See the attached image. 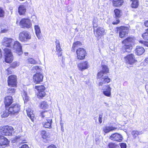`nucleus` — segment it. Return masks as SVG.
Returning <instances> with one entry per match:
<instances>
[{"label": "nucleus", "mask_w": 148, "mask_h": 148, "mask_svg": "<svg viewBox=\"0 0 148 148\" xmlns=\"http://www.w3.org/2000/svg\"><path fill=\"white\" fill-rule=\"evenodd\" d=\"M27 114L32 121H34V115L33 113V111L30 109L28 108L26 110Z\"/></svg>", "instance_id": "b1692460"}, {"label": "nucleus", "mask_w": 148, "mask_h": 148, "mask_svg": "<svg viewBox=\"0 0 148 148\" xmlns=\"http://www.w3.org/2000/svg\"><path fill=\"white\" fill-rule=\"evenodd\" d=\"M132 2L131 4V7L134 8H137L138 6V0H131Z\"/></svg>", "instance_id": "2f4dec72"}, {"label": "nucleus", "mask_w": 148, "mask_h": 148, "mask_svg": "<svg viewBox=\"0 0 148 148\" xmlns=\"http://www.w3.org/2000/svg\"><path fill=\"white\" fill-rule=\"evenodd\" d=\"M14 42V40L13 39L6 37H3L1 42L2 45L5 47L3 48V54L5 57V61L8 63L12 62L13 59V56L11 50L8 48H10Z\"/></svg>", "instance_id": "f257e3e1"}, {"label": "nucleus", "mask_w": 148, "mask_h": 148, "mask_svg": "<svg viewBox=\"0 0 148 148\" xmlns=\"http://www.w3.org/2000/svg\"><path fill=\"white\" fill-rule=\"evenodd\" d=\"M121 11L118 9H116L114 10L115 16L118 17H119L121 16Z\"/></svg>", "instance_id": "4c0bfd02"}, {"label": "nucleus", "mask_w": 148, "mask_h": 148, "mask_svg": "<svg viewBox=\"0 0 148 148\" xmlns=\"http://www.w3.org/2000/svg\"><path fill=\"white\" fill-rule=\"evenodd\" d=\"M132 39L128 37L122 41V48L124 51L130 52L132 49Z\"/></svg>", "instance_id": "20e7f679"}, {"label": "nucleus", "mask_w": 148, "mask_h": 148, "mask_svg": "<svg viewBox=\"0 0 148 148\" xmlns=\"http://www.w3.org/2000/svg\"><path fill=\"white\" fill-rule=\"evenodd\" d=\"M106 88L104 89L103 91V93L106 96L110 97L111 95V88L108 85L106 86Z\"/></svg>", "instance_id": "4be33fe9"}, {"label": "nucleus", "mask_w": 148, "mask_h": 148, "mask_svg": "<svg viewBox=\"0 0 148 148\" xmlns=\"http://www.w3.org/2000/svg\"><path fill=\"white\" fill-rule=\"evenodd\" d=\"M19 39L21 41H26L31 38L29 33L26 31H23L20 33L19 36Z\"/></svg>", "instance_id": "6e6552de"}, {"label": "nucleus", "mask_w": 148, "mask_h": 148, "mask_svg": "<svg viewBox=\"0 0 148 148\" xmlns=\"http://www.w3.org/2000/svg\"><path fill=\"white\" fill-rule=\"evenodd\" d=\"M119 20L118 19H116V21L113 22L112 24L113 25H116L119 23Z\"/></svg>", "instance_id": "09e8293b"}, {"label": "nucleus", "mask_w": 148, "mask_h": 148, "mask_svg": "<svg viewBox=\"0 0 148 148\" xmlns=\"http://www.w3.org/2000/svg\"><path fill=\"white\" fill-rule=\"evenodd\" d=\"M139 42L142 44H143L145 46L148 47V42L141 40Z\"/></svg>", "instance_id": "49530a36"}, {"label": "nucleus", "mask_w": 148, "mask_h": 148, "mask_svg": "<svg viewBox=\"0 0 148 148\" xmlns=\"http://www.w3.org/2000/svg\"><path fill=\"white\" fill-rule=\"evenodd\" d=\"M102 116L101 115H99V121L100 123H101L102 122Z\"/></svg>", "instance_id": "8fccbe9b"}, {"label": "nucleus", "mask_w": 148, "mask_h": 148, "mask_svg": "<svg viewBox=\"0 0 148 148\" xmlns=\"http://www.w3.org/2000/svg\"><path fill=\"white\" fill-rule=\"evenodd\" d=\"M13 102V99L11 96H7L4 98V103L6 107L10 106Z\"/></svg>", "instance_id": "a211bd4d"}, {"label": "nucleus", "mask_w": 148, "mask_h": 148, "mask_svg": "<svg viewBox=\"0 0 148 148\" xmlns=\"http://www.w3.org/2000/svg\"><path fill=\"white\" fill-rule=\"evenodd\" d=\"M102 70L97 74V78L104 82L109 83L110 81V79L106 75H104V74H106L109 73V69L106 65L102 66Z\"/></svg>", "instance_id": "7ed1b4c3"}, {"label": "nucleus", "mask_w": 148, "mask_h": 148, "mask_svg": "<svg viewBox=\"0 0 148 148\" xmlns=\"http://www.w3.org/2000/svg\"><path fill=\"white\" fill-rule=\"evenodd\" d=\"M77 55V58L79 60H82L85 58L86 52L85 50L83 48H79L77 49L76 51Z\"/></svg>", "instance_id": "4468645a"}, {"label": "nucleus", "mask_w": 148, "mask_h": 148, "mask_svg": "<svg viewBox=\"0 0 148 148\" xmlns=\"http://www.w3.org/2000/svg\"><path fill=\"white\" fill-rule=\"evenodd\" d=\"M43 76L40 73H36L33 76V81L36 84H39L42 82Z\"/></svg>", "instance_id": "9d476101"}, {"label": "nucleus", "mask_w": 148, "mask_h": 148, "mask_svg": "<svg viewBox=\"0 0 148 148\" xmlns=\"http://www.w3.org/2000/svg\"><path fill=\"white\" fill-rule=\"evenodd\" d=\"M8 85L9 86L16 87L17 85V78L15 75H11L9 76L8 80Z\"/></svg>", "instance_id": "1a4fd4ad"}, {"label": "nucleus", "mask_w": 148, "mask_h": 148, "mask_svg": "<svg viewBox=\"0 0 148 148\" xmlns=\"http://www.w3.org/2000/svg\"><path fill=\"white\" fill-rule=\"evenodd\" d=\"M26 62L32 64H36L37 63V62L35 60L31 58H27L26 60Z\"/></svg>", "instance_id": "72a5a7b5"}, {"label": "nucleus", "mask_w": 148, "mask_h": 148, "mask_svg": "<svg viewBox=\"0 0 148 148\" xmlns=\"http://www.w3.org/2000/svg\"><path fill=\"white\" fill-rule=\"evenodd\" d=\"M34 27L37 37L39 39H42V36L41 35L40 29V27L38 25H36L34 26Z\"/></svg>", "instance_id": "412c9836"}, {"label": "nucleus", "mask_w": 148, "mask_h": 148, "mask_svg": "<svg viewBox=\"0 0 148 148\" xmlns=\"http://www.w3.org/2000/svg\"><path fill=\"white\" fill-rule=\"evenodd\" d=\"M52 122V119H46L44 120L42 124L43 127L46 128H51V124Z\"/></svg>", "instance_id": "6ab92c4d"}, {"label": "nucleus", "mask_w": 148, "mask_h": 148, "mask_svg": "<svg viewBox=\"0 0 148 148\" xmlns=\"http://www.w3.org/2000/svg\"><path fill=\"white\" fill-rule=\"evenodd\" d=\"M135 53L138 55H142L145 51V49L142 47L138 46L136 47L135 50Z\"/></svg>", "instance_id": "393cba45"}, {"label": "nucleus", "mask_w": 148, "mask_h": 148, "mask_svg": "<svg viewBox=\"0 0 148 148\" xmlns=\"http://www.w3.org/2000/svg\"><path fill=\"white\" fill-rule=\"evenodd\" d=\"M124 60L127 64H133L136 62L134 57L132 54L127 56L124 58Z\"/></svg>", "instance_id": "dca6fc26"}, {"label": "nucleus", "mask_w": 148, "mask_h": 148, "mask_svg": "<svg viewBox=\"0 0 148 148\" xmlns=\"http://www.w3.org/2000/svg\"><path fill=\"white\" fill-rule=\"evenodd\" d=\"M60 125H61H61H62V124L63 125V124L62 123H61V122H60Z\"/></svg>", "instance_id": "680f3d73"}, {"label": "nucleus", "mask_w": 148, "mask_h": 148, "mask_svg": "<svg viewBox=\"0 0 148 148\" xmlns=\"http://www.w3.org/2000/svg\"><path fill=\"white\" fill-rule=\"evenodd\" d=\"M42 69L38 66H33L31 69L32 73H34L36 72L40 73L42 71Z\"/></svg>", "instance_id": "c85d7f7f"}, {"label": "nucleus", "mask_w": 148, "mask_h": 148, "mask_svg": "<svg viewBox=\"0 0 148 148\" xmlns=\"http://www.w3.org/2000/svg\"><path fill=\"white\" fill-rule=\"evenodd\" d=\"M20 25L23 28H29L32 26V24L31 21L28 18H23L20 21Z\"/></svg>", "instance_id": "0eeeda50"}, {"label": "nucleus", "mask_w": 148, "mask_h": 148, "mask_svg": "<svg viewBox=\"0 0 148 148\" xmlns=\"http://www.w3.org/2000/svg\"><path fill=\"white\" fill-rule=\"evenodd\" d=\"M82 44L79 41H77L74 42L73 44L72 49L71 50L72 51L74 52L75 51V48L80 46Z\"/></svg>", "instance_id": "7c9ffc66"}, {"label": "nucleus", "mask_w": 148, "mask_h": 148, "mask_svg": "<svg viewBox=\"0 0 148 148\" xmlns=\"http://www.w3.org/2000/svg\"><path fill=\"white\" fill-rule=\"evenodd\" d=\"M9 111L10 114L16 115L20 110V106L17 103H14L9 108Z\"/></svg>", "instance_id": "39448f33"}, {"label": "nucleus", "mask_w": 148, "mask_h": 148, "mask_svg": "<svg viewBox=\"0 0 148 148\" xmlns=\"http://www.w3.org/2000/svg\"><path fill=\"white\" fill-rule=\"evenodd\" d=\"M10 67L9 68H8L7 70V71L8 72L7 73L8 75L11 74L12 73V71H10Z\"/></svg>", "instance_id": "864d4df0"}, {"label": "nucleus", "mask_w": 148, "mask_h": 148, "mask_svg": "<svg viewBox=\"0 0 148 148\" xmlns=\"http://www.w3.org/2000/svg\"><path fill=\"white\" fill-rule=\"evenodd\" d=\"M123 3V0H113L112 1L113 5L115 7L121 6Z\"/></svg>", "instance_id": "cd10ccee"}, {"label": "nucleus", "mask_w": 148, "mask_h": 148, "mask_svg": "<svg viewBox=\"0 0 148 148\" xmlns=\"http://www.w3.org/2000/svg\"><path fill=\"white\" fill-rule=\"evenodd\" d=\"M13 129L11 126H3L0 127V145H6L8 143V139L3 136H10L12 134Z\"/></svg>", "instance_id": "f03ea898"}, {"label": "nucleus", "mask_w": 148, "mask_h": 148, "mask_svg": "<svg viewBox=\"0 0 148 148\" xmlns=\"http://www.w3.org/2000/svg\"><path fill=\"white\" fill-rule=\"evenodd\" d=\"M41 136L42 138L44 139H47L49 138L51 136V134L45 130L41 131Z\"/></svg>", "instance_id": "a878e982"}, {"label": "nucleus", "mask_w": 148, "mask_h": 148, "mask_svg": "<svg viewBox=\"0 0 148 148\" xmlns=\"http://www.w3.org/2000/svg\"><path fill=\"white\" fill-rule=\"evenodd\" d=\"M1 33H5L8 30V27L5 25H2L1 26Z\"/></svg>", "instance_id": "f704fd0d"}, {"label": "nucleus", "mask_w": 148, "mask_h": 148, "mask_svg": "<svg viewBox=\"0 0 148 148\" xmlns=\"http://www.w3.org/2000/svg\"><path fill=\"white\" fill-rule=\"evenodd\" d=\"M108 147L109 148H119V146L118 145L112 143H109Z\"/></svg>", "instance_id": "58836bf2"}, {"label": "nucleus", "mask_w": 148, "mask_h": 148, "mask_svg": "<svg viewBox=\"0 0 148 148\" xmlns=\"http://www.w3.org/2000/svg\"><path fill=\"white\" fill-rule=\"evenodd\" d=\"M97 18H95L93 21V27H96L97 26Z\"/></svg>", "instance_id": "a18cd8bd"}, {"label": "nucleus", "mask_w": 148, "mask_h": 148, "mask_svg": "<svg viewBox=\"0 0 148 148\" xmlns=\"http://www.w3.org/2000/svg\"><path fill=\"white\" fill-rule=\"evenodd\" d=\"M28 53H25V56H27L28 55Z\"/></svg>", "instance_id": "052dcab7"}, {"label": "nucleus", "mask_w": 148, "mask_h": 148, "mask_svg": "<svg viewBox=\"0 0 148 148\" xmlns=\"http://www.w3.org/2000/svg\"><path fill=\"white\" fill-rule=\"evenodd\" d=\"M15 89L14 88H9L7 91L8 93L11 94H13L15 93Z\"/></svg>", "instance_id": "a19ab883"}, {"label": "nucleus", "mask_w": 148, "mask_h": 148, "mask_svg": "<svg viewBox=\"0 0 148 148\" xmlns=\"http://www.w3.org/2000/svg\"><path fill=\"white\" fill-rule=\"evenodd\" d=\"M55 43L56 50V51L57 52V54L58 55V56H61L62 54V52H61L62 49L60 47L59 41L56 40Z\"/></svg>", "instance_id": "aec40b11"}, {"label": "nucleus", "mask_w": 148, "mask_h": 148, "mask_svg": "<svg viewBox=\"0 0 148 148\" xmlns=\"http://www.w3.org/2000/svg\"><path fill=\"white\" fill-rule=\"evenodd\" d=\"M129 29L128 27L121 26L119 28V36L121 38H123L128 34Z\"/></svg>", "instance_id": "f8f14e48"}, {"label": "nucleus", "mask_w": 148, "mask_h": 148, "mask_svg": "<svg viewBox=\"0 0 148 148\" xmlns=\"http://www.w3.org/2000/svg\"><path fill=\"white\" fill-rule=\"evenodd\" d=\"M141 132H138L137 131L134 130L133 131L132 134L134 138H136L139 135L142 134Z\"/></svg>", "instance_id": "e433bc0d"}, {"label": "nucleus", "mask_w": 148, "mask_h": 148, "mask_svg": "<svg viewBox=\"0 0 148 148\" xmlns=\"http://www.w3.org/2000/svg\"><path fill=\"white\" fill-rule=\"evenodd\" d=\"M145 26L148 27V21H146L144 23Z\"/></svg>", "instance_id": "6e6d98bb"}, {"label": "nucleus", "mask_w": 148, "mask_h": 148, "mask_svg": "<svg viewBox=\"0 0 148 148\" xmlns=\"http://www.w3.org/2000/svg\"><path fill=\"white\" fill-rule=\"evenodd\" d=\"M2 56V54L1 53V49H0V58H1Z\"/></svg>", "instance_id": "13d9d810"}, {"label": "nucleus", "mask_w": 148, "mask_h": 148, "mask_svg": "<svg viewBox=\"0 0 148 148\" xmlns=\"http://www.w3.org/2000/svg\"><path fill=\"white\" fill-rule=\"evenodd\" d=\"M47 148H57V147L54 145H52L49 146Z\"/></svg>", "instance_id": "5fc2aeb1"}, {"label": "nucleus", "mask_w": 148, "mask_h": 148, "mask_svg": "<svg viewBox=\"0 0 148 148\" xmlns=\"http://www.w3.org/2000/svg\"><path fill=\"white\" fill-rule=\"evenodd\" d=\"M120 146L121 148H126V145L124 143H121L120 144Z\"/></svg>", "instance_id": "de8ad7c7"}, {"label": "nucleus", "mask_w": 148, "mask_h": 148, "mask_svg": "<svg viewBox=\"0 0 148 148\" xmlns=\"http://www.w3.org/2000/svg\"><path fill=\"white\" fill-rule=\"evenodd\" d=\"M10 48H12L19 55L22 54V47L21 44L18 41H14L12 47Z\"/></svg>", "instance_id": "423d86ee"}, {"label": "nucleus", "mask_w": 148, "mask_h": 148, "mask_svg": "<svg viewBox=\"0 0 148 148\" xmlns=\"http://www.w3.org/2000/svg\"><path fill=\"white\" fill-rule=\"evenodd\" d=\"M145 62H148V58H146L145 59Z\"/></svg>", "instance_id": "bf43d9fd"}, {"label": "nucleus", "mask_w": 148, "mask_h": 148, "mask_svg": "<svg viewBox=\"0 0 148 148\" xmlns=\"http://www.w3.org/2000/svg\"><path fill=\"white\" fill-rule=\"evenodd\" d=\"M5 15V12L3 9L0 7V17L3 18Z\"/></svg>", "instance_id": "37998d69"}, {"label": "nucleus", "mask_w": 148, "mask_h": 148, "mask_svg": "<svg viewBox=\"0 0 148 148\" xmlns=\"http://www.w3.org/2000/svg\"><path fill=\"white\" fill-rule=\"evenodd\" d=\"M19 148H29V147L27 145L24 144L21 146Z\"/></svg>", "instance_id": "603ef678"}, {"label": "nucleus", "mask_w": 148, "mask_h": 148, "mask_svg": "<svg viewBox=\"0 0 148 148\" xmlns=\"http://www.w3.org/2000/svg\"><path fill=\"white\" fill-rule=\"evenodd\" d=\"M143 38L145 40H148V29L146 32L142 35Z\"/></svg>", "instance_id": "ea45409f"}, {"label": "nucleus", "mask_w": 148, "mask_h": 148, "mask_svg": "<svg viewBox=\"0 0 148 148\" xmlns=\"http://www.w3.org/2000/svg\"><path fill=\"white\" fill-rule=\"evenodd\" d=\"M35 88L38 91L37 95L38 97L42 98L45 96V93L44 91L45 88L43 86H36Z\"/></svg>", "instance_id": "ddd939ff"}, {"label": "nucleus", "mask_w": 148, "mask_h": 148, "mask_svg": "<svg viewBox=\"0 0 148 148\" xmlns=\"http://www.w3.org/2000/svg\"><path fill=\"white\" fill-rule=\"evenodd\" d=\"M19 65V63L17 62H14L12 63L11 65L10 68L12 67L13 68H14Z\"/></svg>", "instance_id": "79ce46f5"}, {"label": "nucleus", "mask_w": 148, "mask_h": 148, "mask_svg": "<svg viewBox=\"0 0 148 148\" xmlns=\"http://www.w3.org/2000/svg\"><path fill=\"white\" fill-rule=\"evenodd\" d=\"M10 113L9 111V109L6 110L3 112V114H1V116L2 117H6L9 115Z\"/></svg>", "instance_id": "c9c22d12"}, {"label": "nucleus", "mask_w": 148, "mask_h": 148, "mask_svg": "<svg viewBox=\"0 0 148 148\" xmlns=\"http://www.w3.org/2000/svg\"><path fill=\"white\" fill-rule=\"evenodd\" d=\"M61 130L63 132L64 130V127H63V125L62 124V125H61Z\"/></svg>", "instance_id": "4d7b16f0"}, {"label": "nucleus", "mask_w": 148, "mask_h": 148, "mask_svg": "<svg viewBox=\"0 0 148 148\" xmlns=\"http://www.w3.org/2000/svg\"><path fill=\"white\" fill-rule=\"evenodd\" d=\"M101 80L102 82H99V86H102L104 84H105L106 83H108L107 82H104V81L103 80Z\"/></svg>", "instance_id": "3c124183"}, {"label": "nucleus", "mask_w": 148, "mask_h": 148, "mask_svg": "<svg viewBox=\"0 0 148 148\" xmlns=\"http://www.w3.org/2000/svg\"><path fill=\"white\" fill-rule=\"evenodd\" d=\"M116 128L112 126H106L103 128V131L105 133H108L110 131L116 130Z\"/></svg>", "instance_id": "bb28decb"}, {"label": "nucleus", "mask_w": 148, "mask_h": 148, "mask_svg": "<svg viewBox=\"0 0 148 148\" xmlns=\"http://www.w3.org/2000/svg\"><path fill=\"white\" fill-rule=\"evenodd\" d=\"M79 70L82 71L87 69L89 67V63L87 61H82L77 64Z\"/></svg>", "instance_id": "9b49d317"}, {"label": "nucleus", "mask_w": 148, "mask_h": 148, "mask_svg": "<svg viewBox=\"0 0 148 148\" xmlns=\"http://www.w3.org/2000/svg\"><path fill=\"white\" fill-rule=\"evenodd\" d=\"M41 114L42 117H44L45 116H46V117L47 118V115L49 114V113L45 111L42 112Z\"/></svg>", "instance_id": "c03bdc74"}, {"label": "nucleus", "mask_w": 148, "mask_h": 148, "mask_svg": "<svg viewBox=\"0 0 148 148\" xmlns=\"http://www.w3.org/2000/svg\"><path fill=\"white\" fill-rule=\"evenodd\" d=\"M40 107L42 109H46L48 108L49 105L47 102L45 101L41 102L39 105Z\"/></svg>", "instance_id": "c756f323"}, {"label": "nucleus", "mask_w": 148, "mask_h": 148, "mask_svg": "<svg viewBox=\"0 0 148 148\" xmlns=\"http://www.w3.org/2000/svg\"><path fill=\"white\" fill-rule=\"evenodd\" d=\"M94 33L96 37H101L103 35L105 34L106 33L105 30L103 28L99 27L97 28L96 30H94Z\"/></svg>", "instance_id": "2eb2a0df"}, {"label": "nucleus", "mask_w": 148, "mask_h": 148, "mask_svg": "<svg viewBox=\"0 0 148 148\" xmlns=\"http://www.w3.org/2000/svg\"><path fill=\"white\" fill-rule=\"evenodd\" d=\"M26 10L25 6L23 5H21L18 8V13L20 15H23L25 14Z\"/></svg>", "instance_id": "5701e85b"}, {"label": "nucleus", "mask_w": 148, "mask_h": 148, "mask_svg": "<svg viewBox=\"0 0 148 148\" xmlns=\"http://www.w3.org/2000/svg\"><path fill=\"white\" fill-rule=\"evenodd\" d=\"M22 95L25 102H27L28 100L29 97L27 95L26 92L24 90L23 91L22 93Z\"/></svg>", "instance_id": "473e14b6"}, {"label": "nucleus", "mask_w": 148, "mask_h": 148, "mask_svg": "<svg viewBox=\"0 0 148 148\" xmlns=\"http://www.w3.org/2000/svg\"><path fill=\"white\" fill-rule=\"evenodd\" d=\"M122 136L119 134L114 133L112 134L110 137V139L111 140L121 142L122 140Z\"/></svg>", "instance_id": "f3484780"}]
</instances>
